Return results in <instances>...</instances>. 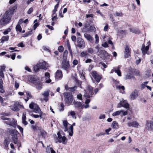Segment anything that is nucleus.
I'll use <instances>...</instances> for the list:
<instances>
[{
  "label": "nucleus",
  "instance_id": "1",
  "mask_svg": "<svg viewBox=\"0 0 153 153\" xmlns=\"http://www.w3.org/2000/svg\"><path fill=\"white\" fill-rule=\"evenodd\" d=\"M15 7H10L4 15L3 18L8 22L9 23L11 19L13 13L14 11L15 10Z\"/></svg>",
  "mask_w": 153,
  "mask_h": 153
},
{
  "label": "nucleus",
  "instance_id": "2",
  "mask_svg": "<svg viewBox=\"0 0 153 153\" xmlns=\"http://www.w3.org/2000/svg\"><path fill=\"white\" fill-rule=\"evenodd\" d=\"M90 102V100L89 99H87L85 102V105L84 106L82 105L81 102L77 101H74L73 102V104L75 107L78 108L79 109H83L84 107L85 108H87L89 107L88 104Z\"/></svg>",
  "mask_w": 153,
  "mask_h": 153
},
{
  "label": "nucleus",
  "instance_id": "3",
  "mask_svg": "<svg viewBox=\"0 0 153 153\" xmlns=\"http://www.w3.org/2000/svg\"><path fill=\"white\" fill-rule=\"evenodd\" d=\"M1 119L4 121L3 123L10 126H13L16 124V123L15 120L13 118L11 119L8 117H1Z\"/></svg>",
  "mask_w": 153,
  "mask_h": 153
},
{
  "label": "nucleus",
  "instance_id": "4",
  "mask_svg": "<svg viewBox=\"0 0 153 153\" xmlns=\"http://www.w3.org/2000/svg\"><path fill=\"white\" fill-rule=\"evenodd\" d=\"M63 95L66 103L69 105L71 104L73 100V96L71 94L67 92H65Z\"/></svg>",
  "mask_w": 153,
  "mask_h": 153
},
{
  "label": "nucleus",
  "instance_id": "5",
  "mask_svg": "<svg viewBox=\"0 0 153 153\" xmlns=\"http://www.w3.org/2000/svg\"><path fill=\"white\" fill-rule=\"evenodd\" d=\"M86 89L87 91L84 96L86 99H87L91 97V95H93L94 93L93 91V88L92 87L88 85Z\"/></svg>",
  "mask_w": 153,
  "mask_h": 153
},
{
  "label": "nucleus",
  "instance_id": "6",
  "mask_svg": "<svg viewBox=\"0 0 153 153\" xmlns=\"http://www.w3.org/2000/svg\"><path fill=\"white\" fill-rule=\"evenodd\" d=\"M30 108L33 110V111L35 113H41V111L38 105L33 102H31L29 105Z\"/></svg>",
  "mask_w": 153,
  "mask_h": 153
},
{
  "label": "nucleus",
  "instance_id": "7",
  "mask_svg": "<svg viewBox=\"0 0 153 153\" xmlns=\"http://www.w3.org/2000/svg\"><path fill=\"white\" fill-rule=\"evenodd\" d=\"M23 106L20 105L18 102H16L13 105H11L10 106L11 109L14 111H19L20 108H23Z\"/></svg>",
  "mask_w": 153,
  "mask_h": 153
},
{
  "label": "nucleus",
  "instance_id": "8",
  "mask_svg": "<svg viewBox=\"0 0 153 153\" xmlns=\"http://www.w3.org/2000/svg\"><path fill=\"white\" fill-rule=\"evenodd\" d=\"M57 135V139L58 140V142L59 143H62L63 144H65L67 143V139L65 137H62L60 134V133L59 132H58Z\"/></svg>",
  "mask_w": 153,
  "mask_h": 153
},
{
  "label": "nucleus",
  "instance_id": "9",
  "mask_svg": "<svg viewBox=\"0 0 153 153\" xmlns=\"http://www.w3.org/2000/svg\"><path fill=\"white\" fill-rule=\"evenodd\" d=\"M91 74L95 79L96 82L98 83L99 82L102 78V76L99 75L97 72L95 71H92L91 72Z\"/></svg>",
  "mask_w": 153,
  "mask_h": 153
},
{
  "label": "nucleus",
  "instance_id": "10",
  "mask_svg": "<svg viewBox=\"0 0 153 153\" xmlns=\"http://www.w3.org/2000/svg\"><path fill=\"white\" fill-rule=\"evenodd\" d=\"M118 104L117 107L118 108H120L123 107L128 109L129 108V104L128 103L126 100H122Z\"/></svg>",
  "mask_w": 153,
  "mask_h": 153
},
{
  "label": "nucleus",
  "instance_id": "11",
  "mask_svg": "<svg viewBox=\"0 0 153 153\" xmlns=\"http://www.w3.org/2000/svg\"><path fill=\"white\" fill-rule=\"evenodd\" d=\"M98 55L104 59H105L108 58V54L107 52L105 50H101L99 52Z\"/></svg>",
  "mask_w": 153,
  "mask_h": 153
},
{
  "label": "nucleus",
  "instance_id": "12",
  "mask_svg": "<svg viewBox=\"0 0 153 153\" xmlns=\"http://www.w3.org/2000/svg\"><path fill=\"white\" fill-rule=\"evenodd\" d=\"M77 46L80 48H83L85 46V43L83 39L81 37H78L77 39Z\"/></svg>",
  "mask_w": 153,
  "mask_h": 153
},
{
  "label": "nucleus",
  "instance_id": "13",
  "mask_svg": "<svg viewBox=\"0 0 153 153\" xmlns=\"http://www.w3.org/2000/svg\"><path fill=\"white\" fill-rule=\"evenodd\" d=\"M70 67L69 62L66 60L63 61L62 63V68L65 70H68Z\"/></svg>",
  "mask_w": 153,
  "mask_h": 153
},
{
  "label": "nucleus",
  "instance_id": "14",
  "mask_svg": "<svg viewBox=\"0 0 153 153\" xmlns=\"http://www.w3.org/2000/svg\"><path fill=\"white\" fill-rule=\"evenodd\" d=\"M138 94L137 91L136 89H135L130 94V99L131 100L135 99L138 96Z\"/></svg>",
  "mask_w": 153,
  "mask_h": 153
},
{
  "label": "nucleus",
  "instance_id": "15",
  "mask_svg": "<svg viewBox=\"0 0 153 153\" xmlns=\"http://www.w3.org/2000/svg\"><path fill=\"white\" fill-rule=\"evenodd\" d=\"M146 128L153 131V121H147L146 124Z\"/></svg>",
  "mask_w": 153,
  "mask_h": 153
},
{
  "label": "nucleus",
  "instance_id": "16",
  "mask_svg": "<svg viewBox=\"0 0 153 153\" xmlns=\"http://www.w3.org/2000/svg\"><path fill=\"white\" fill-rule=\"evenodd\" d=\"M130 51L128 46H126L124 51V57L125 58H128L130 56Z\"/></svg>",
  "mask_w": 153,
  "mask_h": 153
},
{
  "label": "nucleus",
  "instance_id": "17",
  "mask_svg": "<svg viewBox=\"0 0 153 153\" xmlns=\"http://www.w3.org/2000/svg\"><path fill=\"white\" fill-rule=\"evenodd\" d=\"M55 78L56 79H60L62 77V74L61 71L58 70L56 72L55 74Z\"/></svg>",
  "mask_w": 153,
  "mask_h": 153
},
{
  "label": "nucleus",
  "instance_id": "18",
  "mask_svg": "<svg viewBox=\"0 0 153 153\" xmlns=\"http://www.w3.org/2000/svg\"><path fill=\"white\" fill-rule=\"evenodd\" d=\"M127 124L129 127H133L135 128H138L139 126V123L136 121L128 122L127 123Z\"/></svg>",
  "mask_w": 153,
  "mask_h": 153
},
{
  "label": "nucleus",
  "instance_id": "19",
  "mask_svg": "<svg viewBox=\"0 0 153 153\" xmlns=\"http://www.w3.org/2000/svg\"><path fill=\"white\" fill-rule=\"evenodd\" d=\"M41 69L46 70V62L45 61L40 62L38 63Z\"/></svg>",
  "mask_w": 153,
  "mask_h": 153
},
{
  "label": "nucleus",
  "instance_id": "20",
  "mask_svg": "<svg viewBox=\"0 0 153 153\" xmlns=\"http://www.w3.org/2000/svg\"><path fill=\"white\" fill-rule=\"evenodd\" d=\"M75 125V123H74L71 125H70V126L69 128V130L68 131V133L69 134V136H72L73 133V126Z\"/></svg>",
  "mask_w": 153,
  "mask_h": 153
},
{
  "label": "nucleus",
  "instance_id": "21",
  "mask_svg": "<svg viewBox=\"0 0 153 153\" xmlns=\"http://www.w3.org/2000/svg\"><path fill=\"white\" fill-rule=\"evenodd\" d=\"M49 91L47 90L44 91L42 94L44 97L43 100L46 102H47L48 100V97L49 96Z\"/></svg>",
  "mask_w": 153,
  "mask_h": 153
},
{
  "label": "nucleus",
  "instance_id": "22",
  "mask_svg": "<svg viewBox=\"0 0 153 153\" xmlns=\"http://www.w3.org/2000/svg\"><path fill=\"white\" fill-rule=\"evenodd\" d=\"M50 74L49 73L47 72L45 73V77L46 79L45 82L49 83L51 82V80L49 79Z\"/></svg>",
  "mask_w": 153,
  "mask_h": 153
},
{
  "label": "nucleus",
  "instance_id": "23",
  "mask_svg": "<svg viewBox=\"0 0 153 153\" xmlns=\"http://www.w3.org/2000/svg\"><path fill=\"white\" fill-rule=\"evenodd\" d=\"M63 125L64 127V131H68L69 130V128H68V126L70 125L67 120H64L63 121Z\"/></svg>",
  "mask_w": 153,
  "mask_h": 153
},
{
  "label": "nucleus",
  "instance_id": "24",
  "mask_svg": "<svg viewBox=\"0 0 153 153\" xmlns=\"http://www.w3.org/2000/svg\"><path fill=\"white\" fill-rule=\"evenodd\" d=\"M149 49V47L148 46L145 47L144 44H143L141 50L143 54H145L146 53Z\"/></svg>",
  "mask_w": 153,
  "mask_h": 153
},
{
  "label": "nucleus",
  "instance_id": "25",
  "mask_svg": "<svg viewBox=\"0 0 153 153\" xmlns=\"http://www.w3.org/2000/svg\"><path fill=\"white\" fill-rule=\"evenodd\" d=\"M84 36L90 42H93V38L90 35L85 33L84 34Z\"/></svg>",
  "mask_w": 153,
  "mask_h": 153
},
{
  "label": "nucleus",
  "instance_id": "26",
  "mask_svg": "<svg viewBox=\"0 0 153 153\" xmlns=\"http://www.w3.org/2000/svg\"><path fill=\"white\" fill-rule=\"evenodd\" d=\"M32 128L34 131H40L42 130V128L41 127H39L37 125H32L31 126Z\"/></svg>",
  "mask_w": 153,
  "mask_h": 153
},
{
  "label": "nucleus",
  "instance_id": "27",
  "mask_svg": "<svg viewBox=\"0 0 153 153\" xmlns=\"http://www.w3.org/2000/svg\"><path fill=\"white\" fill-rule=\"evenodd\" d=\"M7 23H8L3 17L0 20V27H2Z\"/></svg>",
  "mask_w": 153,
  "mask_h": 153
},
{
  "label": "nucleus",
  "instance_id": "28",
  "mask_svg": "<svg viewBox=\"0 0 153 153\" xmlns=\"http://www.w3.org/2000/svg\"><path fill=\"white\" fill-rule=\"evenodd\" d=\"M26 114L23 113L22 116V122L23 124L25 125H26L28 123L27 121H26Z\"/></svg>",
  "mask_w": 153,
  "mask_h": 153
},
{
  "label": "nucleus",
  "instance_id": "29",
  "mask_svg": "<svg viewBox=\"0 0 153 153\" xmlns=\"http://www.w3.org/2000/svg\"><path fill=\"white\" fill-rule=\"evenodd\" d=\"M111 127L113 128H119L118 123L116 121H113L112 123Z\"/></svg>",
  "mask_w": 153,
  "mask_h": 153
},
{
  "label": "nucleus",
  "instance_id": "30",
  "mask_svg": "<svg viewBox=\"0 0 153 153\" xmlns=\"http://www.w3.org/2000/svg\"><path fill=\"white\" fill-rule=\"evenodd\" d=\"M33 83H36V87L37 89L38 90H40L42 88V84L40 82H32Z\"/></svg>",
  "mask_w": 153,
  "mask_h": 153
},
{
  "label": "nucleus",
  "instance_id": "31",
  "mask_svg": "<svg viewBox=\"0 0 153 153\" xmlns=\"http://www.w3.org/2000/svg\"><path fill=\"white\" fill-rule=\"evenodd\" d=\"M120 67V66L116 67L115 72L119 76H121V71L119 69Z\"/></svg>",
  "mask_w": 153,
  "mask_h": 153
},
{
  "label": "nucleus",
  "instance_id": "32",
  "mask_svg": "<svg viewBox=\"0 0 153 153\" xmlns=\"http://www.w3.org/2000/svg\"><path fill=\"white\" fill-rule=\"evenodd\" d=\"M130 30L131 32L135 34H138L140 32L139 30L137 29L131 28L130 29Z\"/></svg>",
  "mask_w": 153,
  "mask_h": 153
},
{
  "label": "nucleus",
  "instance_id": "33",
  "mask_svg": "<svg viewBox=\"0 0 153 153\" xmlns=\"http://www.w3.org/2000/svg\"><path fill=\"white\" fill-rule=\"evenodd\" d=\"M9 39V37L8 36H4L1 38V42L3 43L5 41H7Z\"/></svg>",
  "mask_w": 153,
  "mask_h": 153
},
{
  "label": "nucleus",
  "instance_id": "34",
  "mask_svg": "<svg viewBox=\"0 0 153 153\" xmlns=\"http://www.w3.org/2000/svg\"><path fill=\"white\" fill-rule=\"evenodd\" d=\"M2 83V80L0 78V92L1 93H3L4 91V90L3 88Z\"/></svg>",
  "mask_w": 153,
  "mask_h": 153
},
{
  "label": "nucleus",
  "instance_id": "35",
  "mask_svg": "<svg viewBox=\"0 0 153 153\" xmlns=\"http://www.w3.org/2000/svg\"><path fill=\"white\" fill-rule=\"evenodd\" d=\"M38 114H39V115H36V114H31V116H32L33 117H34L36 118L39 117H40L41 118H42V112L41 111V113H38Z\"/></svg>",
  "mask_w": 153,
  "mask_h": 153
},
{
  "label": "nucleus",
  "instance_id": "36",
  "mask_svg": "<svg viewBox=\"0 0 153 153\" xmlns=\"http://www.w3.org/2000/svg\"><path fill=\"white\" fill-rule=\"evenodd\" d=\"M34 70L35 72H37L39 71V69H41L39 66V65H38V64L35 66H34L33 67Z\"/></svg>",
  "mask_w": 153,
  "mask_h": 153
},
{
  "label": "nucleus",
  "instance_id": "37",
  "mask_svg": "<svg viewBox=\"0 0 153 153\" xmlns=\"http://www.w3.org/2000/svg\"><path fill=\"white\" fill-rule=\"evenodd\" d=\"M123 15V13L121 12H116L114 14L115 16H121Z\"/></svg>",
  "mask_w": 153,
  "mask_h": 153
},
{
  "label": "nucleus",
  "instance_id": "38",
  "mask_svg": "<svg viewBox=\"0 0 153 153\" xmlns=\"http://www.w3.org/2000/svg\"><path fill=\"white\" fill-rule=\"evenodd\" d=\"M16 30L17 31L21 32L22 30V28L19 24H18L16 27Z\"/></svg>",
  "mask_w": 153,
  "mask_h": 153
},
{
  "label": "nucleus",
  "instance_id": "39",
  "mask_svg": "<svg viewBox=\"0 0 153 153\" xmlns=\"http://www.w3.org/2000/svg\"><path fill=\"white\" fill-rule=\"evenodd\" d=\"M12 141L15 144H17V138L16 136H14L12 137Z\"/></svg>",
  "mask_w": 153,
  "mask_h": 153
},
{
  "label": "nucleus",
  "instance_id": "40",
  "mask_svg": "<svg viewBox=\"0 0 153 153\" xmlns=\"http://www.w3.org/2000/svg\"><path fill=\"white\" fill-rule=\"evenodd\" d=\"M116 88L118 90H122L123 91H124L125 89V87L123 86L117 85Z\"/></svg>",
  "mask_w": 153,
  "mask_h": 153
},
{
  "label": "nucleus",
  "instance_id": "41",
  "mask_svg": "<svg viewBox=\"0 0 153 153\" xmlns=\"http://www.w3.org/2000/svg\"><path fill=\"white\" fill-rule=\"evenodd\" d=\"M121 111H121V110H120L117 111L116 112H114L113 113L112 116H114L119 115L121 113Z\"/></svg>",
  "mask_w": 153,
  "mask_h": 153
},
{
  "label": "nucleus",
  "instance_id": "42",
  "mask_svg": "<svg viewBox=\"0 0 153 153\" xmlns=\"http://www.w3.org/2000/svg\"><path fill=\"white\" fill-rule=\"evenodd\" d=\"M87 54L88 53L87 51H83L81 53L80 56L82 57H84L86 56Z\"/></svg>",
  "mask_w": 153,
  "mask_h": 153
},
{
  "label": "nucleus",
  "instance_id": "43",
  "mask_svg": "<svg viewBox=\"0 0 153 153\" xmlns=\"http://www.w3.org/2000/svg\"><path fill=\"white\" fill-rule=\"evenodd\" d=\"M58 6H59V4L58 3L54 7V9L53 10V14H54L57 11V8H58Z\"/></svg>",
  "mask_w": 153,
  "mask_h": 153
},
{
  "label": "nucleus",
  "instance_id": "44",
  "mask_svg": "<svg viewBox=\"0 0 153 153\" xmlns=\"http://www.w3.org/2000/svg\"><path fill=\"white\" fill-rule=\"evenodd\" d=\"M95 43L98 44L99 42V37L98 36L97 34H96L95 35Z\"/></svg>",
  "mask_w": 153,
  "mask_h": 153
},
{
  "label": "nucleus",
  "instance_id": "45",
  "mask_svg": "<svg viewBox=\"0 0 153 153\" xmlns=\"http://www.w3.org/2000/svg\"><path fill=\"white\" fill-rule=\"evenodd\" d=\"M11 31V29L10 28H9L3 32V34L4 35L7 34L9 32H10Z\"/></svg>",
  "mask_w": 153,
  "mask_h": 153
},
{
  "label": "nucleus",
  "instance_id": "46",
  "mask_svg": "<svg viewBox=\"0 0 153 153\" xmlns=\"http://www.w3.org/2000/svg\"><path fill=\"white\" fill-rule=\"evenodd\" d=\"M60 106L59 108V110L60 111H63L64 110V106L63 104L62 103H61L60 104Z\"/></svg>",
  "mask_w": 153,
  "mask_h": 153
},
{
  "label": "nucleus",
  "instance_id": "47",
  "mask_svg": "<svg viewBox=\"0 0 153 153\" xmlns=\"http://www.w3.org/2000/svg\"><path fill=\"white\" fill-rule=\"evenodd\" d=\"M70 114L71 115V116H72V117L73 118H76L75 114L74 111H71L70 112Z\"/></svg>",
  "mask_w": 153,
  "mask_h": 153
},
{
  "label": "nucleus",
  "instance_id": "48",
  "mask_svg": "<svg viewBox=\"0 0 153 153\" xmlns=\"http://www.w3.org/2000/svg\"><path fill=\"white\" fill-rule=\"evenodd\" d=\"M133 77V76H131V75L130 74H128L125 77V79H130Z\"/></svg>",
  "mask_w": 153,
  "mask_h": 153
},
{
  "label": "nucleus",
  "instance_id": "49",
  "mask_svg": "<svg viewBox=\"0 0 153 153\" xmlns=\"http://www.w3.org/2000/svg\"><path fill=\"white\" fill-rule=\"evenodd\" d=\"M40 133L43 137L45 136L46 135V133L44 131L43 129H42V130H41L40 131Z\"/></svg>",
  "mask_w": 153,
  "mask_h": 153
},
{
  "label": "nucleus",
  "instance_id": "50",
  "mask_svg": "<svg viewBox=\"0 0 153 153\" xmlns=\"http://www.w3.org/2000/svg\"><path fill=\"white\" fill-rule=\"evenodd\" d=\"M88 52L89 53L92 54L94 52V50L92 48H90L88 49Z\"/></svg>",
  "mask_w": 153,
  "mask_h": 153
},
{
  "label": "nucleus",
  "instance_id": "51",
  "mask_svg": "<svg viewBox=\"0 0 153 153\" xmlns=\"http://www.w3.org/2000/svg\"><path fill=\"white\" fill-rule=\"evenodd\" d=\"M99 64L100 66H102L103 67V69L106 68L107 67V65L105 64L103 62H100L99 63Z\"/></svg>",
  "mask_w": 153,
  "mask_h": 153
},
{
  "label": "nucleus",
  "instance_id": "52",
  "mask_svg": "<svg viewBox=\"0 0 153 153\" xmlns=\"http://www.w3.org/2000/svg\"><path fill=\"white\" fill-rule=\"evenodd\" d=\"M26 94H27V98L28 99L29 98H30L31 97V95L30 94V93L29 92H26Z\"/></svg>",
  "mask_w": 153,
  "mask_h": 153
},
{
  "label": "nucleus",
  "instance_id": "53",
  "mask_svg": "<svg viewBox=\"0 0 153 153\" xmlns=\"http://www.w3.org/2000/svg\"><path fill=\"white\" fill-rule=\"evenodd\" d=\"M58 49L60 52H62L63 51L64 48L62 46H60L58 47Z\"/></svg>",
  "mask_w": 153,
  "mask_h": 153
},
{
  "label": "nucleus",
  "instance_id": "54",
  "mask_svg": "<svg viewBox=\"0 0 153 153\" xmlns=\"http://www.w3.org/2000/svg\"><path fill=\"white\" fill-rule=\"evenodd\" d=\"M76 88L77 87L76 86H74L73 87L69 89H70V91L73 92L75 91Z\"/></svg>",
  "mask_w": 153,
  "mask_h": 153
},
{
  "label": "nucleus",
  "instance_id": "55",
  "mask_svg": "<svg viewBox=\"0 0 153 153\" xmlns=\"http://www.w3.org/2000/svg\"><path fill=\"white\" fill-rule=\"evenodd\" d=\"M39 25L38 23H36L34 24L33 26V28L34 30L36 29L37 27Z\"/></svg>",
  "mask_w": 153,
  "mask_h": 153
},
{
  "label": "nucleus",
  "instance_id": "56",
  "mask_svg": "<svg viewBox=\"0 0 153 153\" xmlns=\"http://www.w3.org/2000/svg\"><path fill=\"white\" fill-rule=\"evenodd\" d=\"M77 98L78 99H79V100H82V95L80 94H78L77 95Z\"/></svg>",
  "mask_w": 153,
  "mask_h": 153
},
{
  "label": "nucleus",
  "instance_id": "57",
  "mask_svg": "<svg viewBox=\"0 0 153 153\" xmlns=\"http://www.w3.org/2000/svg\"><path fill=\"white\" fill-rule=\"evenodd\" d=\"M102 46L105 48H107L108 47V44L106 42H104V43L102 44Z\"/></svg>",
  "mask_w": 153,
  "mask_h": 153
},
{
  "label": "nucleus",
  "instance_id": "58",
  "mask_svg": "<svg viewBox=\"0 0 153 153\" xmlns=\"http://www.w3.org/2000/svg\"><path fill=\"white\" fill-rule=\"evenodd\" d=\"M33 10L32 7L30 8L27 11V14H30L32 12H33Z\"/></svg>",
  "mask_w": 153,
  "mask_h": 153
},
{
  "label": "nucleus",
  "instance_id": "59",
  "mask_svg": "<svg viewBox=\"0 0 153 153\" xmlns=\"http://www.w3.org/2000/svg\"><path fill=\"white\" fill-rule=\"evenodd\" d=\"M108 43L109 44L111 45L112 46V48H114V47L113 44V43L111 40H109L108 41Z\"/></svg>",
  "mask_w": 153,
  "mask_h": 153
},
{
  "label": "nucleus",
  "instance_id": "60",
  "mask_svg": "<svg viewBox=\"0 0 153 153\" xmlns=\"http://www.w3.org/2000/svg\"><path fill=\"white\" fill-rule=\"evenodd\" d=\"M105 117V115L104 114H101L100 116L99 117V119H104Z\"/></svg>",
  "mask_w": 153,
  "mask_h": 153
},
{
  "label": "nucleus",
  "instance_id": "61",
  "mask_svg": "<svg viewBox=\"0 0 153 153\" xmlns=\"http://www.w3.org/2000/svg\"><path fill=\"white\" fill-rule=\"evenodd\" d=\"M1 71H5V66L4 65L1 66Z\"/></svg>",
  "mask_w": 153,
  "mask_h": 153
},
{
  "label": "nucleus",
  "instance_id": "62",
  "mask_svg": "<svg viewBox=\"0 0 153 153\" xmlns=\"http://www.w3.org/2000/svg\"><path fill=\"white\" fill-rule=\"evenodd\" d=\"M43 49L47 51H49V49L46 46H43L42 47Z\"/></svg>",
  "mask_w": 153,
  "mask_h": 153
},
{
  "label": "nucleus",
  "instance_id": "63",
  "mask_svg": "<svg viewBox=\"0 0 153 153\" xmlns=\"http://www.w3.org/2000/svg\"><path fill=\"white\" fill-rule=\"evenodd\" d=\"M17 127L18 128V129H19V130L21 133H23V129L22 127H21L19 126L18 125L17 126Z\"/></svg>",
  "mask_w": 153,
  "mask_h": 153
},
{
  "label": "nucleus",
  "instance_id": "64",
  "mask_svg": "<svg viewBox=\"0 0 153 153\" xmlns=\"http://www.w3.org/2000/svg\"><path fill=\"white\" fill-rule=\"evenodd\" d=\"M78 63V61L76 59L74 60L73 61V64L74 65H76Z\"/></svg>",
  "mask_w": 153,
  "mask_h": 153
}]
</instances>
